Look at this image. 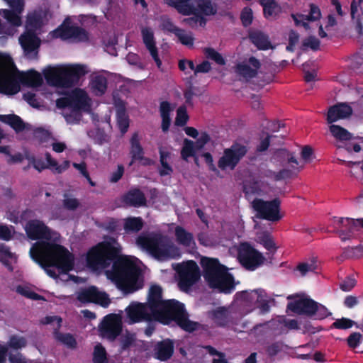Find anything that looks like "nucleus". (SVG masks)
Here are the masks:
<instances>
[{
    "label": "nucleus",
    "instance_id": "nucleus-36",
    "mask_svg": "<svg viewBox=\"0 0 363 363\" xmlns=\"http://www.w3.org/2000/svg\"><path fill=\"white\" fill-rule=\"evenodd\" d=\"M19 80L21 83L30 86H39L43 83L41 75L35 70L22 72L19 77Z\"/></svg>",
    "mask_w": 363,
    "mask_h": 363
},
{
    "label": "nucleus",
    "instance_id": "nucleus-38",
    "mask_svg": "<svg viewBox=\"0 0 363 363\" xmlns=\"http://www.w3.org/2000/svg\"><path fill=\"white\" fill-rule=\"evenodd\" d=\"M309 6H310V11L308 15H304V14H298V15L292 14L291 15V17L293 18V19L295 22V24L296 26H298L301 23V22L298 21V19L296 17L297 16L301 17L303 20H306L308 21H315L320 18L321 12H320L319 7L318 6L315 5L314 4H310Z\"/></svg>",
    "mask_w": 363,
    "mask_h": 363
},
{
    "label": "nucleus",
    "instance_id": "nucleus-63",
    "mask_svg": "<svg viewBox=\"0 0 363 363\" xmlns=\"http://www.w3.org/2000/svg\"><path fill=\"white\" fill-rule=\"evenodd\" d=\"M362 337V336L359 333L354 332L351 333L347 339L348 346L353 349L357 347L361 342Z\"/></svg>",
    "mask_w": 363,
    "mask_h": 363
},
{
    "label": "nucleus",
    "instance_id": "nucleus-10",
    "mask_svg": "<svg viewBox=\"0 0 363 363\" xmlns=\"http://www.w3.org/2000/svg\"><path fill=\"white\" fill-rule=\"evenodd\" d=\"M176 271L179 276L178 286L184 292L189 291L200 279L199 267L194 260L179 264Z\"/></svg>",
    "mask_w": 363,
    "mask_h": 363
},
{
    "label": "nucleus",
    "instance_id": "nucleus-4",
    "mask_svg": "<svg viewBox=\"0 0 363 363\" xmlns=\"http://www.w3.org/2000/svg\"><path fill=\"white\" fill-rule=\"evenodd\" d=\"M135 243L138 247L160 261L179 256V249L167 236L160 233H142L137 237Z\"/></svg>",
    "mask_w": 363,
    "mask_h": 363
},
{
    "label": "nucleus",
    "instance_id": "nucleus-61",
    "mask_svg": "<svg viewBox=\"0 0 363 363\" xmlns=\"http://www.w3.org/2000/svg\"><path fill=\"white\" fill-rule=\"evenodd\" d=\"M316 269L315 263L312 262L311 263L301 262L299 263L296 267V270L300 272L301 276H305L309 272H313Z\"/></svg>",
    "mask_w": 363,
    "mask_h": 363
},
{
    "label": "nucleus",
    "instance_id": "nucleus-41",
    "mask_svg": "<svg viewBox=\"0 0 363 363\" xmlns=\"http://www.w3.org/2000/svg\"><path fill=\"white\" fill-rule=\"evenodd\" d=\"M190 15H193L191 17L185 18L182 20V23L185 25L194 28L198 26L201 27H205L207 23L206 18L198 13V12L191 13Z\"/></svg>",
    "mask_w": 363,
    "mask_h": 363
},
{
    "label": "nucleus",
    "instance_id": "nucleus-23",
    "mask_svg": "<svg viewBox=\"0 0 363 363\" xmlns=\"http://www.w3.org/2000/svg\"><path fill=\"white\" fill-rule=\"evenodd\" d=\"M121 202L129 207H142L147 204L145 194L137 187L131 188L121 196Z\"/></svg>",
    "mask_w": 363,
    "mask_h": 363
},
{
    "label": "nucleus",
    "instance_id": "nucleus-44",
    "mask_svg": "<svg viewBox=\"0 0 363 363\" xmlns=\"http://www.w3.org/2000/svg\"><path fill=\"white\" fill-rule=\"evenodd\" d=\"M281 13V6L275 1H272L263 6V14L266 18H277Z\"/></svg>",
    "mask_w": 363,
    "mask_h": 363
},
{
    "label": "nucleus",
    "instance_id": "nucleus-1",
    "mask_svg": "<svg viewBox=\"0 0 363 363\" xmlns=\"http://www.w3.org/2000/svg\"><path fill=\"white\" fill-rule=\"evenodd\" d=\"M122 247L113 237H108L93 247L87 253V266L93 270L108 268L106 275L119 288L133 291L134 286L140 274V267L127 256L121 255Z\"/></svg>",
    "mask_w": 363,
    "mask_h": 363
},
{
    "label": "nucleus",
    "instance_id": "nucleus-30",
    "mask_svg": "<svg viewBox=\"0 0 363 363\" xmlns=\"http://www.w3.org/2000/svg\"><path fill=\"white\" fill-rule=\"evenodd\" d=\"M20 90L18 82L12 77H5L0 79V93L5 94H16Z\"/></svg>",
    "mask_w": 363,
    "mask_h": 363
},
{
    "label": "nucleus",
    "instance_id": "nucleus-39",
    "mask_svg": "<svg viewBox=\"0 0 363 363\" xmlns=\"http://www.w3.org/2000/svg\"><path fill=\"white\" fill-rule=\"evenodd\" d=\"M329 130L332 135L337 140L340 141H347L352 138V133L340 125L331 124Z\"/></svg>",
    "mask_w": 363,
    "mask_h": 363
},
{
    "label": "nucleus",
    "instance_id": "nucleus-60",
    "mask_svg": "<svg viewBox=\"0 0 363 363\" xmlns=\"http://www.w3.org/2000/svg\"><path fill=\"white\" fill-rule=\"evenodd\" d=\"M42 17L40 14L33 13L27 18V24L33 29H38L42 26Z\"/></svg>",
    "mask_w": 363,
    "mask_h": 363
},
{
    "label": "nucleus",
    "instance_id": "nucleus-27",
    "mask_svg": "<svg viewBox=\"0 0 363 363\" xmlns=\"http://www.w3.org/2000/svg\"><path fill=\"white\" fill-rule=\"evenodd\" d=\"M249 38L252 43L260 50H267L272 48L269 36L260 30L250 33Z\"/></svg>",
    "mask_w": 363,
    "mask_h": 363
},
{
    "label": "nucleus",
    "instance_id": "nucleus-20",
    "mask_svg": "<svg viewBox=\"0 0 363 363\" xmlns=\"http://www.w3.org/2000/svg\"><path fill=\"white\" fill-rule=\"evenodd\" d=\"M86 94L81 89L74 92L72 96L57 99L56 106L59 108H73L80 109L86 102Z\"/></svg>",
    "mask_w": 363,
    "mask_h": 363
},
{
    "label": "nucleus",
    "instance_id": "nucleus-52",
    "mask_svg": "<svg viewBox=\"0 0 363 363\" xmlns=\"http://www.w3.org/2000/svg\"><path fill=\"white\" fill-rule=\"evenodd\" d=\"M27 340L24 337L13 335L10 337L8 346L14 350H20L25 347Z\"/></svg>",
    "mask_w": 363,
    "mask_h": 363
},
{
    "label": "nucleus",
    "instance_id": "nucleus-35",
    "mask_svg": "<svg viewBox=\"0 0 363 363\" xmlns=\"http://www.w3.org/2000/svg\"><path fill=\"white\" fill-rule=\"evenodd\" d=\"M173 110L171 108L170 103L164 101H162L160 105V116L162 118L161 128L164 133L169 130L171 125L170 113Z\"/></svg>",
    "mask_w": 363,
    "mask_h": 363
},
{
    "label": "nucleus",
    "instance_id": "nucleus-64",
    "mask_svg": "<svg viewBox=\"0 0 363 363\" xmlns=\"http://www.w3.org/2000/svg\"><path fill=\"white\" fill-rule=\"evenodd\" d=\"M125 168L123 164H118L117 169L111 173L109 182L117 183L123 176Z\"/></svg>",
    "mask_w": 363,
    "mask_h": 363
},
{
    "label": "nucleus",
    "instance_id": "nucleus-2",
    "mask_svg": "<svg viewBox=\"0 0 363 363\" xmlns=\"http://www.w3.org/2000/svg\"><path fill=\"white\" fill-rule=\"evenodd\" d=\"M30 255L53 279H57L58 274L50 267H56L65 272L72 270L74 267L73 255L59 244L47 241L37 242L31 247Z\"/></svg>",
    "mask_w": 363,
    "mask_h": 363
},
{
    "label": "nucleus",
    "instance_id": "nucleus-13",
    "mask_svg": "<svg viewBox=\"0 0 363 363\" xmlns=\"http://www.w3.org/2000/svg\"><path fill=\"white\" fill-rule=\"evenodd\" d=\"M125 311L128 324L156 320L155 313L150 311L149 306L145 303L133 301Z\"/></svg>",
    "mask_w": 363,
    "mask_h": 363
},
{
    "label": "nucleus",
    "instance_id": "nucleus-3",
    "mask_svg": "<svg viewBox=\"0 0 363 363\" xmlns=\"http://www.w3.org/2000/svg\"><path fill=\"white\" fill-rule=\"evenodd\" d=\"M203 277L208 286L219 292L229 294L235 289V280L228 268L216 258L203 257L201 259Z\"/></svg>",
    "mask_w": 363,
    "mask_h": 363
},
{
    "label": "nucleus",
    "instance_id": "nucleus-37",
    "mask_svg": "<svg viewBox=\"0 0 363 363\" xmlns=\"http://www.w3.org/2000/svg\"><path fill=\"white\" fill-rule=\"evenodd\" d=\"M160 162L162 168L158 169L159 174L161 177L169 176L173 173V168L168 163L167 160L170 157L171 153L169 151H164L162 148L159 149Z\"/></svg>",
    "mask_w": 363,
    "mask_h": 363
},
{
    "label": "nucleus",
    "instance_id": "nucleus-15",
    "mask_svg": "<svg viewBox=\"0 0 363 363\" xmlns=\"http://www.w3.org/2000/svg\"><path fill=\"white\" fill-rule=\"evenodd\" d=\"M99 330L102 337L114 340L122 331V323L115 314H109L104 317Z\"/></svg>",
    "mask_w": 363,
    "mask_h": 363
},
{
    "label": "nucleus",
    "instance_id": "nucleus-26",
    "mask_svg": "<svg viewBox=\"0 0 363 363\" xmlns=\"http://www.w3.org/2000/svg\"><path fill=\"white\" fill-rule=\"evenodd\" d=\"M165 302L162 300V289L159 285H152L150 288L148 293L147 302L145 303L149 306L150 311H156Z\"/></svg>",
    "mask_w": 363,
    "mask_h": 363
},
{
    "label": "nucleus",
    "instance_id": "nucleus-32",
    "mask_svg": "<svg viewBox=\"0 0 363 363\" xmlns=\"http://www.w3.org/2000/svg\"><path fill=\"white\" fill-rule=\"evenodd\" d=\"M264 291L261 290L242 291L237 292L235 296L238 299L242 301L245 305H257V302L261 300Z\"/></svg>",
    "mask_w": 363,
    "mask_h": 363
},
{
    "label": "nucleus",
    "instance_id": "nucleus-54",
    "mask_svg": "<svg viewBox=\"0 0 363 363\" xmlns=\"http://www.w3.org/2000/svg\"><path fill=\"white\" fill-rule=\"evenodd\" d=\"M179 41L187 47H193L194 38L191 33H186L184 30L180 29V32L176 33Z\"/></svg>",
    "mask_w": 363,
    "mask_h": 363
},
{
    "label": "nucleus",
    "instance_id": "nucleus-42",
    "mask_svg": "<svg viewBox=\"0 0 363 363\" xmlns=\"http://www.w3.org/2000/svg\"><path fill=\"white\" fill-rule=\"evenodd\" d=\"M93 363H108V354L105 347L101 344H96L94 347Z\"/></svg>",
    "mask_w": 363,
    "mask_h": 363
},
{
    "label": "nucleus",
    "instance_id": "nucleus-56",
    "mask_svg": "<svg viewBox=\"0 0 363 363\" xmlns=\"http://www.w3.org/2000/svg\"><path fill=\"white\" fill-rule=\"evenodd\" d=\"M72 38L78 42H86L89 40V34L84 28L74 26Z\"/></svg>",
    "mask_w": 363,
    "mask_h": 363
},
{
    "label": "nucleus",
    "instance_id": "nucleus-33",
    "mask_svg": "<svg viewBox=\"0 0 363 363\" xmlns=\"http://www.w3.org/2000/svg\"><path fill=\"white\" fill-rule=\"evenodd\" d=\"M0 121L10 125L16 133L22 132L26 128L22 118L16 114L0 115Z\"/></svg>",
    "mask_w": 363,
    "mask_h": 363
},
{
    "label": "nucleus",
    "instance_id": "nucleus-19",
    "mask_svg": "<svg viewBox=\"0 0 363 363\" xmlns=\"http://www.w3.org/2000/svg\"><path fill=\"white\" fill-rule=\"evenodd\" d=\"M25 230L28 238L32 240L40 239L50 240L52 238V231L43 222L39 220L28 221Z\"/></svg>",
    "mask_w": 363,
    "mask_h": 363
},
{
    "label": "nucleus",
    "instance_id": "nucleus-7",
    "mask_svg": "<svg viewBox=\"0 0 363 363\" xmlns=\"http://www.w3.org/2000/svg\"><path fill=\"white\" fill-rule=\"evenodd\" d=\"M287 309L298 315H305L315 320H323L332 315L325 306L311 298H301L289 302Z\"/></svg>",
    "mask_w": 363,
    "mask_h": 363
},
{
    "label": "nucleus",
    "instance_id": "nucleus-24",
    "mask_svg": "<svg viewBox=\"0 0 363 363\" xmlns=\"http://www.w3.org/2000/svg\"><path fill=\"white\" fill-rule=\"evenodd\" d=\"M141 35L143 43L150 53L152 59L155 62L157 67L162 65V61L158 55L157 48L155 40L154 32L150 27H143L141 29Z\"/></svg>",
    "mask_w": 363,
    "mask_h": 363
},
{
    "label": "nucleus",
    "instance_id": "nucleus-6",
    "mask_svg": "<svg viewBox=\"0 0 363 363\" xmlns=\"http://www.w3.org/2000/svg\"><path fill=\"white\" fill-rule=\"evenodd\" d=\"M87 73L84 65H72L62 67H51L44 72L48 84L59 88H71Z\"/></svg>",
    "mask_w": 363,
    "mask_h": 363
},
{
    "label": "nucleus",
    "instance_id": "nucleus-48",
    "mask_svg": "<svg viewBox=\"0 0 363 363\" xmlns=\"http://www.w3.org/2000/svg\"><path fill=\"white\" fill-rule=\"evenodd\" d=\"M118 125L121 133L127 132L129 127V120L125 115V108H119L117 111Z\"/></svg>",
    "mask_w": 363,
    "mask_h": 363
},
{
    "label": "nucleus",
    "instance_id": "nucleus-9",
    "mask_svg": "<svg viewBox=\"0 0 363 363\" xmlns=\"http://www.w3.org/2000/svg\"><path fill=\"white\" fill-rule=\"evenodd\" d=\"M252 206L256 212V217L259 219L277 222L282 218L280 214L281 201L279 198L271 201L256 198L252 202Z\"/></svg>",
    "mask_w": 363,
    "mask_h": 363
},
{
    "label": "nucleus",
    "instance_id": "nucleus-18",
    "mask_svg": "<svg viewBox=\"0 0 363 363\" xmlns=\"http://www.w3.org/2000/svg\"><path fill=\"white\" fill-rule=\"evenodd\" d=\"M11 9H1L0 15L13 26H20L22 24L21 14L24 10V0H5Z\"/></svg>",
    "mask_w": 363,
    "mask_h": 363
},
{
    "label": "nucleus",
    "instance_id": "nucleus-57",
    "mask_svg": "<svg viewBox=\"0 0 363 363\" xmlns=\"http://www.w3.org/2000/svg\"><path fill=\"white\" fill-rule=\"evenodd\" d=\"M57 339L71 349L77 347V341L74 336L69 333H59Z\"/></svg>",
    "mask_w": 363,
    "mask_h": 363
},
{
    "label": "nucleus",
    "instance_id": "nucleus-16",
    "mask_svg": "<svg viewBox=\"0 0 363 363\" xmlns=\"http://www.w3.org/2000/svg\"><path fill=\"white\" fill-rule=\"evenodd\" d=\"M19 43L25 56L28 59H36L40 46V39L33 31H27L19 37Z\"/></svg>",
    "mask_w": 363,
    "mask_h": 363
},
{
    "label": "nucleus",
    "instance_id": "nucleus-47",
    "mask_svg": "<svg viewBox=\"0 0 363 363\" xmlns=\"http://www.w3.org/2000/svg\"><path fill=\"white\" fill-rule=\"evenodd\" d=\"M259 242L269 252V253L274 255L277 252V247L269 233L267 232L263 233L259 237Z\"/></svg>",
    "mask_w": 363,
    "mask_h": 363
},
{
    "label": "nucleus",
    "instance_id": "nucleus-49",
    "mask_svg": "<svg viewBox=\"0 0 363 363\" xmlns=\"http://www.w3.org/2000/svg\"><path fill=\"white\" fill-rule=\"evenodd\" d=\"M203 52L206 57L213 60L219 65H225L226 62L223 56L212 48H205Z\"/></svg>",
    "mask_w": 363,
    "mask_h": 363
},
{
    "label": "nucleus",
    "instance_id": "nucleus-58",
    "mask_svg": "<svg viewBox=\"0 0 363 363\" xmlns=\"http://www.w3.org/2000/svg\"><path fill=\"white\" fill-rule=\"evenodd\" d=\"M240 20L245 27H247L252 24L253 13L250 8L245 7L242 9L240 13Z\"/></svg>",
    "mask_w": 363,
    "mask_h": 363
},
{
    "label": "nucleus",
    "instance_id": "nucleus-51",
    "mask_svg": "<svg viewBox=\"0 0 363 363\" xmlns=\"http://www.w3.org/2000/svg\"><path fill=\"white\" fill-rule=\"evenodd\" d=\"M74 26H60L54 31V35L57 38L62 40L71 39L72 36Z\"/></svg>",
    "mask_w": 363,
    "mask_h": 363
},
{
    "label": "nucleus",
    "instance_id": "nucleus-14",
    "mask_svg": "<svg viewBox=\"0 0 363 363\" xmlns=\"http://www.w3.org/2000/svg\"><path fill=\"white\" fill-rule=\"evenodd\" d=\"M77 299L83 303H94L102 307H107L111 303L108 295L105 292H100L94 286L82 289L77 294Z\"/></svg>",
    "mask_w": 363,
    "mask_h": 363
},
{
    "label": "nucleus",
    "instance_id": "nucleus-21",
    "mask_svg": "<svg viewBox=\"0 0 363 363\" xmlns=\"http://www.w3.org/2000/svg\"><path fill=\"white\" fill-rule=\"evenodd\" d=\"M248 62L250 65L245 62H240L235 67V73L246 80L255 78L261 67L259 60L254 56H251L248 59Z\"/></svg>",
    "mask_w": 363,
    "mask_h": 363
},
{
    "label": "nucleus",
    "instance_id": "nucleus-11",
    "mask_svg": "<svg viewBox=\"0 0 363 363\" xmlns=\"http://www.w3.org/2000/svg\"><path fill=\"white\" fill-rule=\"evenodd\" d=\"M247 152V147L245 145L235 143L230 147L224 150L223 156L218 162V167L221 170L228 168L233 170Z\"/></svg>",
    "mask_w": 363,
    "mask_h": 363
},
{
    "label": "nucleus",
    "instance_id": "nucleus-50",
    "mask_svg": "<svg viewBox=\"0 0 363 363\" xmlns=\"http://www.w3.org/2000/svg\"><path fill=\"white\" fill-rule=\"evenodd\" d=\"M203 52L206 57L213 60L219 65H225L226 62L223 56L212 48H205Z\"/></svg>",
    "mask_w": 363,
    "mask_h": 363
},
{
    "label": "nucleus",
    "instance_id": "nucleus-62",
    "mask_svg": "<svg viewBox=\"0 0 363 363\" xmlns=\"http://www.w3.org/2000/svg\"><path fill=\"white\" fill-rule=\"evenodd\" d=\"M283 342L277 341L272 343L266 348V352L269 357H274L283 349Z\"/></svg>",
    "mask_w": 363,
    "mask_h": 363
},
{
    "label": "nucleus",
    "instance_id": "nucleus-40",
    "mask_svg": "<svg viewBox=\"0 0 363 363\" xmlns=\"http://www.w3.org/2000/svg\"><path fill=\"white\" fill-rule=\"evenodd\" d=\"M212 320L218 326L224 327L228 325L229 318L228 311L224 308H218L212 312Z\"/></svg>",
    "mask_w": 363,
    "mask_h": 363
},
{
    "label": "nucleus",
    "instance_id": "nucleus-12",
    "mask_svg": "<svg viewBox=\"0 0 363 363\" xmlns=\"http://www.w3.org/2000/svg\"><path fill=\"white\" fill-rule=\"evenodd\" d=\"M238 258L242 266L250 271L255 270L264 261L262 254L247 242L242 243L240 245L238 250Z\"/></svg>",
    "mask_w": 363,
    "mask_h": 363
},
{
    "label": "nucleus",
    "instance_id": "nucleus-8",
    "mask_svg": "<svg viewBox=\"0 0 363 363\" xmlns=\"http://www.w3.org/2000/svg\"><path fill=\"white\" fill-rule=\"evenodd\" d=\"M167 3L174 7L179 13L186 16L194 12L203 16L217 13L216 6L212 4L211 0H167Z\"/></svg>",
    "mask_w": 363,
    "mask_h": 363
},
{
    "label": "nucleus",
    "instance_id": "nucleus-17",
    "mask_svg": "<svg viewBox=\"0 0 363 363\" xmlns=\"http://www.w3.org/2000/svg\"><path fill=\"white\" fill-rule=\"evenodd\" d=\"M333 223L342 241L351 239L359 231V225L352 218L335 217Z\"/></svg>",
    "mask_w": 363,
    "mask_h": 363
},
{
    "label": "nucleus",
    "instance_id": "nucleus-34",
    "mask_svg": "<svg viewBox=\"0 0 363 363\" xmlns=\"http://www.w3.org/2000/svg\"><path fill=\"white\" fill-rule=\"evenodd\" d=\"M174 235L177 242L184 247H191L195 244L194 235L186 231L182 226L177 225L174 230Z\"/></svg>",
    "mask_w": 363,
    "mask_h": 363
},
{
    "label": "nucleus",
    "instance_id": "nucleus-55",
    "mask_svg": "<svg viewBox=\"0 0 363 363\" xmlns=\"http://www.w3.org/2000/svg\"><path fill=\"white\" fill-rule=\"evenodd\" d=\"M189 120L186 108L184 106H181L177 111V116L175 118V124L178 126H184L186 124Z\"/></svg>",
    "mask_w": 363,
    "mask_h": 363
},
{
    "label": "nucleus",
    "instance_id": "nucleus-25",
    "mask_svg": "<svg viewBox=\"0 0 363 363\" xmlns=\"http://www.w3.org/2000/svg\"><path fill=\"white\" fill-rule=\"evenodd\" d=\"M352 113V107L345 103H340L330 106L328 111L326 121L329 124L350 116Z\"/></svg>",
    "mask_w": 363,
    "mask_h": 363
},
{
    "label": "nucleus",
    "instance_id": "nucleus-31",
    "mask_svg": "<svg viewBox=\"0 0 363 363\" xmlns=\"http://www.w3.org/2000/svg\"><path fill=\"white\" fill-rule=\"evenodd\" d=\"M144 226L141 217L129 216L124 219L123 229L126 234L138 233Z\"/></svg>",
    "mask_w": 363,
    "mask_h": 363
},
{
    "label": "nucleus",
    "instance_id": "nucleus-46",
    "mask_svg": "<svg viewBox=\"0 0 363 363\" xmlns=\"http://www.w3.org/2000/svg\"><path fill=\"white\" fill-rule=\"evenodd\" d=\"M45 159L48 168L53 169L58 174L62 173L69 167V163L68 161H65L62 164L59 165L58 162L52 157L49 152L45 153Z\"/></svg>",
    "mask_w": 363,
    "mask_h": 363
},
{
    "label": "nucleus",
    "instance_id": "nucleus-22",
    "mask_svg": "<svg viewBox=\"0 0 363 363\" xmlns=\"http://www.w3.org/2000/svg\"><path fill=\"white\" fill-rule=\"evenodd\" d=\"M174 351V342L169 338L157 342L153 347V357L161 362L169 359Z\"/></svg>",
    "mask_w": 363,
    "mask_h": 363
},
{
    "label": "nucleus",
    "instance_id": "nucleus-59",
    "mask_svg": "<svg viewBox=\"0 0 363 363\" xmlns=\"http://www.w3.org/2000/svg\"><path fill=\"white\" fill-rule=\"evenodd\" d=\"M320 42L315 36L311 35L304 39L302 42L303 47L310 48L313 51H317L320 48Z\"/></svg>",
    "mask_w": 363,
    "mask_h": 363
},
{
    "label": "nucleus",
    "instance_id": "nucleus-45",
    "mask_svg": "<svg viewBox=\"0 0 363 363\" xmlns=\"http://www.w3.org/2000/svg\"><path fill=\"white\" fill-rule=\"evenodd\" d=\"M196 150L194 143L189 139L185 138L181 150V157L184 160H187L190 157H195Z\"/></svg>",
    "mask_w": 363,
    "mask_h": 363
},
{
    "label": "nucleus",
    "instance_id": "nucleus-28",
    "mask_svg": "<svg viewBox=\"0 0 363 363\" xmlns=\"http://www.w3.org/2000/svg\"><path fill=\"white\" fill-rule=\"evenodd\" d=\"M130 154L131 156V162L129 165L131 166L137 159H141L142 155L145 154L144 149L140 144V138L138 133H134L130 139Z\"/></svg>",
    "mask_w": 363,
    "mask_h": 363
},
{
    "label": "nucleus",
    "instance_id": "nucleus-29",
    "mask_svg": "<svg viewBox=\"0 0 363 363\" xmlns=\"http://www.w3.org/2000/svg\"><path fill=\"white\" fill-rule=\"evenodd\" d=\"M89 84L92 93L95 96H103L107 90L108 81L106 77L104 75L97 74L92 77Z\"/></svg>",
    "mask_w": 363,
    "mask_h": 363
},
{
    "label": "nucleus",
    "instance_id": "nucleus-43",
    "mask_svg": "<svg viewBox=\"0 0 363 363\" xmlns=\"http://www.w3.org/2000/svg\"><path fill=\"white\" fill-rule=\"evenodd\" d=\"M275 155L277 157H282L284 158L286 157L287 159L288 163L290 164L291 169L294 173L297 174L300 171V167L298 166L299 163L297 159L286 150L280 149L277 150L275 153Z\"/></svg>",
    "mask_w": 363,
    "mask_h": 363
},
{
    "label": "nucleus",
    "instance_id": "nucleus-5",
    "mask_svg": "<svg viewBox=\"0 0 363 363\" xmlns=\"http://www.w3.org/2000/svg\"><path fill=\"white\" fill-rule=\"evenodd\" d=\"M156 320L163 325L174 322L183 330L192 333L199 329L200 324L189 318L184 304L175 299L166 300L155 313Z\"/></svg>",
    "mask_w": 363,
    "mask_h": 363
},
{
    "label": "nucleus",
    "instance_id": "nucleus-53",
    "mask_svg": "<svg viewBox=\"0 0 363 363\" xmlns=\"http://www.w3.org/2000/svg\"><path fill=\"white\" fill-rule=\"evenodd\" d=\"M342 255L346 258L358 259L363 256V245H359L353 247H346L343 251Z\"/></svg>",
    "mask_w": 363,
    "mask_h": 363
}]
</instances>
